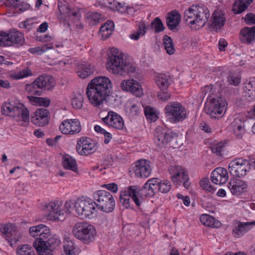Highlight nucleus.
Instances as JSON below:
<instances>
[{"label":"nucleus","mask_w":255,"mask_h":255,"mask_svg":"<svg viewBox=\"0 0 255 255\" xmlns=\"http://www.w3.org/2000/svg\"><path fill=\"white\" fill-rule=\"evenodd\" d=\"M86 18L90 25L93 26L96 25V12H87L86 14Z\"/></svg>","instance_id":"62"},{"label":"nucleus","mask_w":255,"mask_h":255,"mask_svg":"<svg viewBox=\"0 0 255 255\" xmlns=\"http://www.w3.org/2000/svg\"><path fill=\"white\" fill-rule=\"evenodd\" d=\"M228 173L227 170L221 167L215 168L211 173V180L216 184L221 185L225 183L228 179Z\"/></svg>","instance_id":"23"},{"label":"nucleus","mask_w":255,"mask_h":255,"mask_svg":"<svg viewBox=\"0 0 255 255\" xmlns=\"http://www.w3.org/2000/svg\"><path fill=\"white\" fill-rule=\"evenodd\" d=\"M114 0H97L98 5L101 7H107L110 9Z\"/></svg>","instance_id":"63"},{"label":"nucleus","mask_w":255,"mask_h":255,"mask_svg":"<svg viewBox=\"0 0 255 255\" xmlns=\"http://www.w3.org/2000/svg\"><path fill=\"white\" fill-rule=\"evenodd\" d=\"M62 163L65 169L70 170L75 172H78L77 162L72 156L68 154L65 155L63 156Z\"/></svg>","instance_id":"35"},{"label":"nucleus","mask_w":255,"mask_h":255,"mask_svg":"<svg viewBox=\"0 0 255 255\" xmlns=\"http://www.w3.org/2000/svg\"><path fill=\"white\" fill-rule=\"evenodd\" d=\"M200 221L204 225L212 228H219L221 223L212 216L208 214H203L200 217Z\"/></svg>","instance_id":"36"},{"label":"nucleus","mask_w":255,"mask_h":255,"mask_svg":"<svg viewBox=\"0 0 255 255\" xmlns=\"http://www.w3.org/2000/svg\"><path fill=\"white\" fill-rule=\"evenodd\" d=\"M177 136L178 134L170 129L158 127L154 131L153 140L157 146L163 147L173 138Z\"/></svg>","instance_id":"12"},{"label":"nucleus","mask_w":255,"mask_h":255,"mask_svg":"<svg viewBox=\"0 0 255 255\" xmlns=\"http://www.w3.org/2000/svg\"><path fill=\"white\" fill-rule=\"evenodd\" d=\"M241 41L244 43L251 44L255 40V26L246 27L240 32Z\"/></svg>","instance_id":"29"},{"label":"nucleus","mask_w":255,"mask_h":255,"mask_svg":"<svg viewBox=\"0 0 255 255\" xmlns=\"http://www.w3.org/2000/svg\"><path fill=\"white\" fill-rule=\"evenodd\" d=\"M127 110L129 112V116L132 117L138 116L140 113L139 105L134 103H131V105L127 108Z\"/></svg>","instance_id":"55"},{"label":"nucleus","mask_w":255,"mask_h":255,"mask_svg":"<svg viewBox=\"0 0 255 255\" xmlns=\"http://www.w3.org/2000/svg\"><path fill=\"white\" fill-rule=\"evenodd\" d=\"M25 90L29 95V96H40L42 94V91L38 88V85L35 83V80L32 83L27 84Z\"/></svg>","instance_id":"44"},{"label":"nucleus","mask_w":255,"mask_h":255,"mask_svg":"<svg viewBox=\"0 0 255 255\" xmlns=\"http://www.w3.org/2000/svg\"><path fill=\"white\" fill-rule=\"evenodd\" d=\"M31 75V71L28 68H25L17 73L13 74L12 77L15 79H20Z\"/></svg>","instance_id":"56"},{"label":"nucleus","mask_w":255,"mask_h":255,"mask_svg":"<svg viewBox=\"0 0 255 255\" xmlns=\"http://www.w3.org/2000/svg\"><path fill=\"white\" fill-rule=\"evenodd\" d=\"M114 27V23L112 20H108L102 25L98 32V36L103 40L107 39L112 34Z\"/></svg>","instance_id":"32"},{"label":"nucleus","mask_w":255,"mask_h":255,"mask_svg":"<svg viewBox=\"0 0 255 255\" xmlns=\"http://www.w3.org/2000/svg\"><path fill=\"white\" fill-rule=\"evenodd\" d=\"M226 21V14L221 10L216 9L213 13L211 18L210 27L218 33L224 26Z\"/></svg>","instance_id":"17"},{"label":"nucleus","mask_w":255,"mask_h":255,"mask_svg":"<svg viewBox=\"0 0 255 255\" xmlns=\"http://www.w3.org/2000/svg\"><path fill=\"white\" fill-rule=\"evenodd\" d=\"M171 179L173 183H177L182 178L183 173H186L181 166H172L169 168Z\"/></svg>","instance_id":"34"},{"label":"nucleus","mask_w":255,"mask_h":255,"mask_svg":"<svg viewBox=\"0 0 255 255\" xmlns=\"http://www.w3.org/2000/svg\"><path fill=\"white\" fill-rule=\"evenodd\" d=\"M157 97L162 101H166L171 97V94L168 91H161L157 93Z\"/></svg>","instance_id":"61"},{"label":"nucleus","mask_w":255,"mask_h":255,"mask_svg":"<svg viewBox=\"0 0 255 255\" xmlns=\"http://www.w3.org/2000/svg\"><path fill=\"white\" fill-rule=\"evenodd\" d=\"M122 191L125 192L127 195L130 197L137 207L140 206L141 202L138 198V196L141 194V188L138 186H129L124 191Z\"/></svg>","instance_id":"30"},{"label":"nucleus","mask_w":255,"mask_h":255,"mask_svg":"<svg viewBox=\"0 0 255 255\" xmlns=\"http://www.w3.org/2000/svg\"><path fill=\"white\" fill-rule=\"evenodd\" d=\"M30 249L33 248L29 245H23L19 246L17 248L16 253L17 255H27L29 253Z\"/></svg>","instance_id":"57"},{"label":"nucleus","mask_w":255,"mask_h":255,"mask_svg":"<svg viewBox=\"0 0 255 255\" xmlns=\"http://www.w3.org/2000/svg\"><path fill=\"white\" fill-rule=\"evenodd\" d=\"M86 94L91 104L96 107V78H93L89 83Z\"/></svg>","instance_id":"37"},{"label":"nucleus","mask_w":255,"mask_h":255,"mask_svg":"<svg viewBox=\"0 0 255 255\" xmlns=\"http://www.w3.org/2000/svg\"><path fill=\"white\" fill-rule=\"evenodd\" d=\"M29 103L34 106L47 107L50 103V100L47 98L37 97L33 96H27Z\"/></svg>","instance_id":"38"},{"label":"nucleus","mask_w":255,"mask_h":255,"mask_svg":"<svg viewBox=\"0 0 255 255\" xmlns=\"http://www.w3.org/2000/svg\"><path fill=\"white\" fill-rule=\"evenodd\" d=\"M59 130L64 134L73 135L81 131V124L77 119H66L60 124Z\"/></svg>","instance_id":"16"},{"label":"nucleus","mask_w":255,"mask_h":255,"mask_svg":"<svg viewBox=\"0 0 255 255\" xmlns=\"http://www.w3.org/2000/svg\"><path fill=\"white\" fill-rule=\"evenodd\" d=\"M238 121L241 122L240 119H236L233 122L234 125V133L238 138L242 137L243 133L245 132L244 126L242 123L239 125H236L238 123Z\"/></svg>","instance_id":"50"},{"label":"nucleus","mask_w":255,"mask_h":255,"mask_svg":"<svg viewBox=\"0 0 255 255\" xmlns=\"http://www.w3.org/2000/svg\"><path fill=\"white\" fill-rule=\"evenodd\" d=\"M45 241L46 248L43 251L37 252L39 255H46V252L49 250L48 249L49 247L53 246L54 247L58 245L60 243V240L54 238H49V237L47 240H45Z\"/></svg>","instance_id":"47"},{"label":"nucleus","mask_w":255,"mask_h":255,"mask_svg":"<svg viewBox=\"0 0 255 255\" xmlns=\"http://www.w3.org/2000/svg\"><path fill=\"white\" fill-rule=\"evenodd\" d=\"M7 2L21 12L28 9L30 7L29 3L21 0H7Z\"/></svg>","instance_id":"40"},{"label":"nucleus","mask_w":255,"mask_h":255,"mask_svg":"<svg viewBox=\"0 0 255 255\" xmlns=\"http://www.w3.org/2000/svg\"><path fill=\"white\" fill-rule=\"evenodd\" d=\"M102 186L106 188L108 190L114 193H117L118 190V186L115 183L104 184Z\"/></svg>","instance_id":"64"},{"label":"nucleus","mask_w":255,"mask_h":255,"mask_svg":"<svg viewBox=\"0 0 255 255\" xmlns=\"http://www.w3.org/2000/svg\"><path fill=\"white\" fill-rule=\"evenodd\" d=\"M110 9L117 10L121 12H125L128 9V7L126 5L125 3L119 2L114 0L112 3Z\"/></svg>","instance_id":"52"},{"label":"nucleus","mask_w":255,"mask_h":255,"mask_svg":"<svg viewBox=\"0 0 255 255\" xmlns=\"http://www.w3.org/2000/svg\"><path fill=\"white\" fill-rule=\"evenodd\" d=\"M181 20V15L176 10L170 11L166 18V23L169 30L175 31L177 27L180 24Z\"/></svg>","instance_id":"25"},{"label":"nucleus","mask_w":255,"mask_h":255,"mask_svg":"<svg viewBox=\"0 0 255 255\" xmlns=\"http://www.w3.org/2000/svg\"><path fill=\"white\" fill-rule=\"evenodd\" d=\"M23 34L14 29L8 32H0V46H22L24 43Z\"/></svg>","instance_id":"7"},{"label":"nucleus","mask_w":255,"mask_h":255,"mask_svg":"<svg viewBox=\"0 0 255 255\" xmlns=\"http://www.w3.org/2000/svg\"><path fill=\"white\" fill-rule=\"evenodd\" d=\"M94 68L89 64L85 63L78 66L76 73L82 79H85L94 73Z\"/></svg>","instance_id":"33"},{"label":"nucleus","mask_w":255,"mask_h":255,"mask_svg":"<svg viewBox=\"0 0 255 255\" xmlns=\"http://www.w3.org/2000/svg\"><path fill=\"white\" fill-rule=\"evenodd\" d=\"M158 187V178L149 179L141 188V195H143L146 197H153L156 193L159 192Z\"/></svg>","instance_id":"22"},{"label":"nucleus","mask_w":255,"mask_h":255,"mask_svg":"<svg viewBox=\"0 0 255 255\" xmlns=\"http://www.w3.org/2000/svg\"><path fill=\"white\" fill-rule=\"evenodd\" d=\"M253 226H255V221L248 222L240 221L233 229V234L235 237H240L250 231Z\"/></svg>","instance_id":"28"},{"label":"nucleus","mask_w":255,"mask_h":255,"mask_svg":"<svg viewBox=\"0 0 255 255\" xmlns=\"http://www.w3.org/2000/svg\"><path fill=\"white\" fill-rule=\"evenodd\" d=\"M227 82L234 86H238L241 82V77L235 74L231 73L227 77Z\"/></svg>","instance_id":"51"},{"label":"nucleus","mask_w":255,"mask_h":255,"mask_svg":"<svg viewBox=\"0 0 255 255\" xmlns=\"http://www.w3.org/2000/svg\"><path fill=\"white\" fill-rule=\"evenodd\" d=\"M29 232L31 236L36 238L33 246L36 252L44 251L46 248L45 240L51 235L49 228L43 224H39L31 227Z\"/></svg>","instance_id":"5"},{"label":"nucleus","mask_w":255,"mask_h":255,"mask_svg":"<svg viewBox=\"0 0 255 255\" xmlns=\"http://www.w3.org/2000/svg\"><path fill=\"white\" fill-rule=\"evenodd\" d=\"M254 1V0H235L232 10L235 14H239L245 11Z\"/></svg>","instance_id":"31"},{"label":"nucleus","mask_w":255,"mask_h":255,"mask_svg":"<svg viewBox=\"0 0 255 255\" xmlns=\"http://www.w3.org/2000/svg\"><path fill=\"white\" fill-rule=\"evenodd\" d=\"M62 203L60 201H51L46 203L43 206V210L48 212V217L52 220H62L64 210L61 209Z\"/></svg>","instance_id":"14"},{"label":"nucleus","mask_w":255,"mask_h":255,"mask_svg":"<svg viewBox=\"0 0 255 255\" xmlns=\"http://www.w3.org/2000/svg\"><path fill=\"white\" fill-rule=\"evenodd\" d=\"M228 169L233 176L243 177L251 170V162L249 160L238 158L230 162Z\"/></svg>","instance_id":"10"},{"label":"nucleus","mask_w":255,"mask_h":255,"mask_svg":"<svg viewBox=\"0 0 255 255\" xmlns=\"http://www.w3.org/2000/svg\"><path fill=\"white\" fill-rule=\"evenodd\" d=\"M163 45L167 53L172 55L174 53L175 49L171 37L165 35L163 38Z\"/></svg>","instance_id":"43"},{"label":"nucleus","mask_w":255,"mask_h":255,"mask_svg":"<svg viewBox=\"0 0 255 255\" xmlns=\"http://www.w3.org/2000/svg\"><path fill=\"white\" fill-rule=\"evenodd\" d=\"M94 204L96 205L95 202L91 199L82 197L76 200L74 204V208L79 216L91 218L95 210Z\"/></svg>","instance_id":"11"},{"label":"nucleus","mask_w":255,"mask_h":255,"mask_svg":"<svg viewBox=\"0 0 255 255\" xmlns=\"http://www.w3.org/2000/svg\"><path fill=\"white\" fill-rule=\"evenodd\" d=\"M49 112L47 109H37L31 116V121L37 126H44L49 123Z\"/></svg>","instance_id":"19"},{"label":"nucleus","mask_w":255,"mask_h":255,"mask_svg":"<svg viewBox=\"0 0 255 255\" xmlns=\"http://www.w3.org/2000/svg\"><path fill=\"white\" fill-rule=\"evenodd\" d=\"M155 83L161 91L166 90L170 85L169 78L164 74L157 76L155 79Z\"/></svg>","instance_id":"39"},{"label":"nucleus","mask_w":255,"mask_h":255,"mask_svg":"<svg viewBox=\"0 0 255 255\" xmlns=\"http://www.w3.org/2000/svg\"><path fill=\"white\" fill-rule=\"evenodd\" d=\"M224 148V144L222 142H220L212 146L211 150L213 153H216L217 155H221V152L223 150Z\"/></svg>","instance_id":"59"},{"label":"nucleus","mask_w":255,"mask_h":255,"mask_svg":"<svg viewBox=\"0 0 255 255\" xmlns=\"http://www.w3.org/2000/svg\"><path fill=\"white\" fill-rule=\"evenodd\" d=\"M83 97L80 94H77L71 99V105L73 108L81 109L83 106Z\"/></svg>","instance_id":"49"},{"label":"nucleus","mask_w":255,"mask_h":255,"mask_svg":"<svg viewBox=\"0 0 255 255\" xmlns=\"http://www.w3.org/2000/svg\"><path fill=\"white\" fill-rule=\"evenodd\" d=\"M150 28L154 29L155 33H159L163 31L165 27L161 19L157 17L151 22Z\"/></svg>","instance_id":"46"},{"label":"nucleus","mask_w":255,"mask_h":255,"mask_svg":"<svg viewBox=\"0 0 255 255\" xmlns=\"http://www.w3.org/2000/svg\"><path fill=\"white\" fill-rule=\"evenodd\" d=\"M120 201L122 206L127 209H133V205L131 203L130 197L127 195L125 192L121 191L120 196Z\"/></svg>","instance_id":"45"},{"label":"nucleus","mask_w":255,"mask_h":255,"mask_svg":"<svg viewBox=\"0 0 255 255\" xmlns=\"http://www.w3.org/2000/svg\"><path fill=\"white\" fill-rule=\"evenodd\" d=\"M164 110L165 117L172 124L182 122L187 117L185 107L178 102L169 103Z\"/></svg>","instance_id":"4"},{"label":"nucleus","mask_w":255,"mask_h":255,"mask_svg":"<svg viewBox=\"0 0 255 255\" xmlns=\"http://www.w3.org/2000/svg\"><path fill=\"white\" fill-rule=\"evenodd\" d=\"M244 21L247 24L252 25L255 24V14L253 13H247L245 18Z\"/></svg>","instance_id":"60"},{"label":"nucleus","mask_w":255,"mask_h":255,"mask_svg":"<svg viewBox=\"0 0 255 255\" xmlns=\"http://www.w3.org/2000/svg\"><path fill=\"white\" fill-rule=\"evenodd\" d=\"M124 53L115 47L110 48L107 51V70L115 74L125 75L135 73V64L128 59H124Z\"/></svg>","instance_id":"1"},{"label":"nucleus","mask_w":255,"mask_h":255,"mask_svg":"<svg viewBox=\"0 0 255 255\" xmlns=\"http://www.w3.org/2000/svg\"><path fill=\"white\" fill-rule=\"evenodd\" d=\"M103 119V122L117 129H122L124 126L122 117L116 113L110 111Z\"/></svg>","instance_id":"21"},{"label":"nucleus","mask_w":255,"mask_h":255,"mask_svg":"<svg viewBox=\"0 0 255 255\" xmlns=\"http://www.w3.org/2000/svg\"><path fill=\"white\" fill-rule=\"evenodd\" d=\"M0 231L11 246L15 244L20 239L17 227L14 224H1Z\"/></svg>","instance_id":"15"},{"label":"nucleus","mask_w":255,"mask_h":255,"mask_svg":"<svg viewBox=\"0 0 255 255\" xmlns=\"http://www.w3.org/2000/svg\"><path fill=\"white\" fill-rule=\"evenodd\" d=\"M38 88L42 92L44 90H50L54 87L53 78L49 75H42L35 80Z\"/></svg>","instance_id":"24"},{"label":"nucleus","mask_w":255,"mask_h":255,"mask_svg":"<svg viewBox=\"0 0 255 255\" xmlns=\"http://www.w3.org/2000/svg\"><path fill=\"white\" fill-rule=\"evenodd\" d=\"M210 12L203 4H193L184 11L183 20L191 29L203 27L208 20Z\"/></svg>","instance_id":"2"},{"label":"nucleus","mask_w":255,"mask_h":255,"mask_svg":"<svg viewBox=\"0 0 255 255\" xmlns=\"http://www.w3.org/2000/svg\"><path fill=\"white\" fill-rule=\"evenodd\" d=\"M158 191L162 193L169 192L171 189V183L169 180H160L158 179Z\"/></svg>","instance_id":"48"},{"label":"nucleus","mask_w":255,"mask_h":255,"mask_svg":"<svg viewBox=\"0 0 255 255\" xmlns=\"http://www.w3.org/2000/svg\"><path fill=\"white\" fill-rule=\"evenodd\" d=\"M50 48H51V47H48L47 46L44 45L42 47V48H41L40 47H36L30 48L28 51L31 53L41 54L43 52Z\"/></svg>","instance_id":"58"},{"label":"nucleus","mask_w":255,"mask_h":255,"mask_svg":"<svg viewBox=\"0 0 255 255\" xmlns=\"http://www.w3.org/2000/svg\"><path fill=\"white\" fill-rule=\"evenodd\" d=\"M228 187L233 195H240L247 188L246 183L240 179H231L228 184Z\"/></svg>","instance_id":"26"},{"label":"nucleus","mask_w":255,"mask_h":255,"mask_svg":"<svg viewBox=\"0 0 255 255\" xmlns=\"http://www.w3.org/2000/svg\"><path fill=\"white\" fill-rule=\"evenodd\" d=\"M130 171L137 178H147L151 171L150 162L144 159L137 160L131 165Z\"/></svg>","instance_id":"13"},{"label":"nucleus","mask_w":255,"mask_h":255,"mask_svg":"<svg viewBox=\"0 0 255 255\" xmlns=\"http://www.w3.org/2000/svg\"><path fill=\"white\" fill-rule=\"evenodd\" d=\"M13 118L17 121L27 122L29 120V113L27 108L21 103H17L15 105Z\"/></svg>","instance_id":"27"},{"label":"nucleus","mask_w":255,"mask_h":255,"mask_svg":"<svg viewBox=\"0 0 255 255\" xmlns=\"http://www.w3.org/2000/svg\"><path fill=\"white\" fill-rule=\"evenodd\" d=\"M112 84L107 77L97 76V107L108 102Z\"/></svg>","instance_id":"8"},{"label":"nucleus","mask_w":255,"mask_h":255,"mask_svg":"<svg viewBox=\"0 0 255 255\" xmlns=\"http://www.w3.org/2000/svg\"><path fill=\"white\" fill-rule=\"evenodd\" d=\"M144 113L146 118L150 122H154L158 118L157 112L155 109L150 106H146L144 108Z\"/></svg>","instance_id":"41"},{"label":"nucleus","mask_w":255,"mask_h":255,"mask_svg":"<svg viewBox=\"0 0 255 255\" xmlns=\"http://www.w3.org/2000/svg\"><path fill=\"white\" fill-rule=\"evenodd\" d=\"M16 104L14 102L4 103L1 109L2 114L7 116L13 117Z\"/></svg>","instance_id":"42"},{"label":"nucleus","mask_w":255,"mask_h":255,"mask_svg":"<svg viewBox=\"0 0 255 255\" xmlns=\"http://www.w3.org/2000/svg\"><path fill=\"white\" fill-rule=\"evenodd\" d=\"M94 142L87 137H81L77 140L76 149L79 154L82 155H88L95 152Z\"/></svg>","instance_id":"18"},{"label":"nucleus","mask_w":255,"mask_h":255,"mask_svg":"<svg viewBox=\"0 0 255 255\" xmlns=\"http://www.w3.org/2000/svg\"><path fill=\"white\" fill-rule=\"evenodd\" d=\"M97 208L107 213L113 212L115 208L116 202L113 196L104 190L97 191Z\"/></svg>","instance_id":"9"},{"label":"nucleus","mask_w":255,"mask_h":255,"mask_svg":"<svg viewBox=\"0 0 255 255\" xmlns=\"http://www.w3.org/2000/svg\"><path fill=\"white\" fill-rule=\"evenodd\" d=\"M63 248L66 255H72L74 254L75 248L72 241L66 240L64 243Z\"/></svg>","instance_id":"54"},{"label":"nucleus","mask_w":255,"mask_h":255,"mask_svg":"<svg viewBox=\"0 0 255 255\" xmlns=\"http://www.w3.org/2000/svg\"><path fill=\"white\" fill-rule=\"evenodd\" d=\"M121 87L123 91L130 92L137 97L143 94L141 85L138 82L133 79L123 80L121 83Z\"/></svg>","instance_id":"20"},{"label":"nucleus","mask_w":255,"mask_h":255,"mask_svg":"<svg viewBox=\"0 0 255 255\" xmlns=\"http://www.w3.org/2000/svg\"><path fill=\"white\" fill-rule=\"evenodd\" d=\"M200 184L203 189L209 192L213 193L215 190V188L211 185L208 178H204L202 179L200 182Z\"/></svg>","instance_id":"53"},{"label":"nucleus","mask_w":255,"mask_h":255,"mask_svg":"<svg viewBox=\"0 0 255 255\" xmlns=\"http://www.w3.org/2000/svg\"><path fill=\"white\" fill-rule=\"evenodd\" d=\"M73 233L78 239L87 244L95 239V229L94 226L86 222L76 223L73 228Z\"/></svg>","instance_id":"6"},{"label":"nucleus","mask_w":255,"mask_h":255,"mask_svg":"<svg viewBox=\"0 0 255 255\" xmlns=\"http://www.w3.org/2000/svg\"><path fill=\"white\" fill-rule=\"evenodd\" d=\"M227 105V102L223 97L210 95L207 99L204 110L211 118L219 119L225 114Z\"/></svg>","instance_id":"3"}]
</instances>
